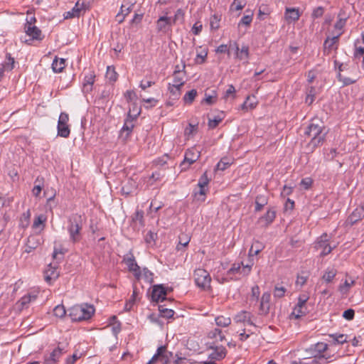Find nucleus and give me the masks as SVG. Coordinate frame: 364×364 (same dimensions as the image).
<instances>
[{
  "mask_svg": "<svg viewBox=\"0 0 364 364\" xmlns=\"http://www.w3.org/2000/svg\"><path fill=\"white\" fill-rule=\"evenodd\" d=\"M83 227V220L80 215L73 214L68 220L67 230L70 235V240L76 243L82 239L81 231Z\"/></svg>",
  "mask_w": 364,
  "mask_h": 364,
  "instance_id": "obj_1",
  "label": "nucleus"
},
{
  "mask_svg": "<svg viewBox=\"0 0 364 364\" xmlns=\"http://www.w3.org/2000/svg\"><path fill=\"white\" fill-rule=\"evenodd\" d=\"M94 313V306L87 304L75 305L68 309V316L73 321L88 320Z\"/></svg>",
  "mask_w": 364,
  "mask_h": 364,
  "instance_id": "obj_2",
  "label": "nucleus"
},
{
  "mask_svg": "<svg viewBox=\"0 0 364 364\" xmlns=\"http://www.w3.org/2000/svg\"><path fill=\"white\" fill-rule=\"evenodd\" d=\"M323 130V126L321 122L315 123L314 120L311 121L305 132V135L311 137L309 144V146L314 149L323 144L325 139V134L322 133Z\"/></svg>",
  "mask_w": 364,
  "mask_h": 364,
  "instance_id": "obj_3",
  "label": "nucleus"
},
{
  "mask_svg": "<svg viewBox=\"0 0 364 364\" xmlns=\"http://www.w3.org/2000/svg\"><path fill=\"white\" fill-rule=\"evenodd\" d=\"M196 284L203 289L210 288L211 277L210 274L204 269H197L194 272Z\"/></svg>",
  "mask_w": 364,
  "mask_h": 364,
  "instance_id": "obj_4",
  "label": "nucleus"
},
{
  "mask_svg": "<svg viewBox=\"0 0 364 364\" xmlns=\"http://www.w3.org/2000/svg\"><path fill=\"white\" fill-rule=\"evenodd\" d=\"M122 262L126 264L128 270L133 273L136 279L139 280L141 277V271L131 251L124 256Z\"/></svg>",
  "mask_w": 364,
  "mask_h": 364,
  "instance_id": "obj_5",
  "label": "nucleus"
},
{
  "mask_svg": "<svg viewBox=\"0 0 364 364\" xmlns=\"http://www.w3.org/2000/svg\"><path fill=\"white\" fill-rule=\"evenodd\" d=\"M210 179L208 177L207 171L204 172L198 180V191H196L193 193L195 199L200 201H205L206 189L205 187L209 183Z\"/></svg>",
  "mask_w": 364,
  "mask_h": 364,
  "instance_id": "obj_6",
  "label": "nucleus"
},
{
  "mask_svg": "<svg viewBox=\"0 0 364 364\" xmlns=\"http://www.w3.org/2000/svg\"><path fill=\"white\" fill-rule=\"evenodd\" d=\"M164 15L160 16L156 22V29L158 32L167 33L170 28L173 26L170 18L168 16V12L164 11Z\"/></svg>",
  "mask_w": 364,
  "mask_h": 364,
  "instance_id": "obj_7",
  "label": "nucleus"
},
{
  "mask_svg": "<svg viewBox=\"0 0 364 364\" xmlns=\"http://www.w3.org/2000/svg\"><path fill=\"white\" fill-rule=\"evenodd\" d=\"M200 156V151L195 147L188 149L185 153L184 161L181 164L182 169H186V163L191 165L196 162Z\"/></svg>",
  "mask_w": 364,
  "mask_h": 364,
  "instance_id": "obj_8",
  "label": "nucleus"
},
{
  "mask_svg": "<svg viewBox=\"0 0 364 364\" xmlns=\"http://www.w3.org/2000/svg\"><path fill=\"white\" fill-rule=\"evenodd\" d=\"M230 48H233L236 51V58L240 59V60H247L250 57L249 53V46L247 45H242L241 48H239V46L237 42H230Z\"/></svg>",
  "mask_w": 364,
  "mask_h": 364,
  "instance_id": "obj_9",
  "label": "nucleus"
},
{
  "mask_svg": "<svg viewBox=\"0 0 364 364\" xmlns=\"http://www.w3.org/2000/svg\"><path fill=\"white\" fill-rule=\"evenodd\" d=\"M167 294L166 289L162 284H157L153 287L151 293V299L156 302L163 301L166 299V296Z\"/></svg>",
  "mask_w": 364,
  "mask_h": 364,
  "instance_id": "obj_10",
  "label": "nucleus"
},
{
  "mask_svg": "<svg viewBox=\"0 0 364 364\" xmlns=\"http://www.w3.org/2000/svg\"><path fill=\"white\" fill-rule=\"evenodd\" d=\"M85 10L86 7L84 2L80 3V1H78L71 11H69L64 14L65 18L79 17L85 13Z\"/></svg>",
  "mask_w": 364,
  "mask_h": 364,
  "instance_id": "obj_11",
  "label": "nucleus"
},
{
  "mask_svg": "<svg viewBox=\"0 0 364 364\" xmlns=\"http://www.w3.org/2000/svg\"><path fill=\"white\" fill-rule=\"evenodd\" d=\"M327 349V344L323 343H318L314 347L306 349L307 352L310 353V355L318 360H323V355L320 354L324 352Z\"/></svg>",
  "mask_w": 364,
  "mask_h": 364,
  "instance_id": "obj_12",
  "label": "nucleus"
},
{
  "mask_svg": "<svg viewBox=\"0 0 364 364\" xmlns=\"http://www.w3.org/2000/svg\"><path fill=\"white\" fill-rule=\"evenodd\" d=\"M364 218V208L362 206L356 208L353 213L348 216L347 223L350 225H354L358 221Z\"/></svg>",
  "mask_w": 364,
  "mask_h": 364,
  "instance_id": "obj_13",
  "label": "nucleus"
},
{
  "mask_svg": "<svg viewBox=\"0 0 364 364\" xmlns=\"http://www.w3.org/2000/svg\"><path fill=\"white\" fill-rule=\"evenodd\" d=\"M26 33L31 36L33 40L41 41L43 38L41 31L36 26H25Z\"/></svg>",
  "mask_w": 364,
  "mask_h": 364,
  "instance_id": "obj_14",
  "label": "nucleus"
},
{
  "mask_svg": "<svg viewBox=\"0 0 364 364\" xmlns=\"http://www.w3.org/2000/svg\"><path fill=\"white\" fill-rule=\"evenodd\" d=\"M210 348L214 350L213 352L209 355V358L213 360H220L223 359L226 355L227 350L223 346H211Z\"/></svg>",
  "mask_w": 364,
  "mask_h": 364,
  "instance_id": "obj_15",
  "label": "nucleus"
},
{
  "mask_svg": "<svg viewBox=\"0 0 364 364\" xmlns=\"http://www.w3.org/2000/svg\"><path fill=\"white\" fill-rule=\"evenodd\" d=\"M40 245V240L36 236H29L25 245L24 252L27 253L31 252L36 250Z\"/></svg>",
  "mask_w": 364,
  "mask_h": 364,
  "instance_id": "obj_16",
  "label": "nucleus"
},
{
  "mask_svg": "<svg viewBox=\"0 0 364 364\" xmlns=\"http://www.w3.org/2000/svg\"><path fill=\"white\" fill-rule=\"evenodd\" d=\"M63 355V349L58 347L53 350V352L45 358V364H55L60 357Z\"/></svg>",
  "mask_w": 364,
  "mask_h": 364,
  "instance_id": "obj_17",
  "label": "nucleus"
},
{
  "mask_svg": "<svg viewBox=\"0 0 364 364\" xmlns=\"http://www.w3.org/2000/svg\"><path fill=\"white\" fill-rule=\"evenodd\" d=\"M59 273L57 272V268L55 267H53L51 264H50L48 267V269L45 271V280L47 282H50L52 279H55L58 277Z\"/></svg>",
  "mask_w": 364,
  "mask_h": 364,
  "instance_id": "obj_18",
  "label": "nucleus"
},
{
  "mask_svg": "<svg viewBox=\"0 0 364 364\" xmlns=\"http://www.w3.org/2000/svg\"><path fill=\"white\" fill-rule=\"evenodd\" d=\"M285 16L287 20H291L295 22L299 19L300 13L298 9L287 8Z\"/></svg>",
  "mask_w": 364,
  "mask_h": 364,
  "instance_id": "obj_19",
  "label": "nucleus"
},
{
  "mask_svg": "<svg viewBox=\"0 0 364 364\" xmlns=\"http://www.w3.org/2000/svg\"><path fill=\"white\" fill-rule=\"evenodd\" d=\"M264 248V245L262 242L258 240H255L252 244V246L249 250L248 256L250 257L257 255Z\"/></svg>",
  "mask_w": 364,
  "mask_h": 364,
  "instance_id": "obj_20",
  "label": "nucleus"
},
{
  "mask_svg": "<svg viewBox=\"0 0 364 364\" xmlns=\"http://www.w3.org/2000/svg\"><path fill=\"white\" fill-rule=\"evenodd\" d=\"M46 220L47 217L43 214L36 216L33 220V228L37 229L40 228L41 230H43L45 228Z\"/></svg>",
  "mask_w": 364,
  "mask_h": 364,
  "instance_id": "obj_21",
  "label": "nucleus"
},
{
  "mask_svg": "<svg viewBox=\"0 0 364 364\" xmlns=\"http://www.w3.org/2000/svg\"><path fill=\"white\" fill-rule=\"evenodd\" d=\"M328 336L333 344H343L347 342L348 336L346 334L336 333L329 334Z\"/></svg>",
  "mask_w": 364,
  "mask_h": 364,
  "instance_id": "obj_22",
  "label": "nucleus"
},
{
  "mask_svg": "<svg viewBox=\"0 0 364 364\" xmlns=\"http://www.w3.org/2000/svg\"><path fill=\"white\" fill-rule=\"evenodd\" d=\"M58 136L63 138H68L70 134V129L68 124L58 122Z\"/></svg>",
  "mask_w": 364,
  "mask_h": 364,
  "instance_id": "obj_23",
  "label": "nucleus"
},
{
  "mask_svg": "<svg viewBox=\"0 0 364 364\" xmlns=\"http://www.w3.org/2000/svg\"><path fill=\"white\" fill-rule=\"evenodd\" d=\"M235 321L237 323H247L249 324H252V323L250 321V313L247 311H241L239 314H237L235 317Z\"/></svg>",
  "mask_w": 364,
  "mask_h": 364,
  "instance_id": "obj_24",
  "label": "nucleus"
},
{
  "mask_svg": "<svg viewBox=\"0 0 364 364\" xmlns=\"http://www.w3.org/2000/svg\"><path fill=\"white\" fill-rule=\"evenodd\" d=\"M246 14L239 21L238 27L241 26H250L253 18V11L250 10H247Z\"/></svg>",
  "mask_w": 364,
  "mask_h": 364,
  "instance_id": "obj_25",
  "label": "nucleus"
},
{
  "mask_svg": "<svg viewBox=\"0 0 364 364\" xmlns=\"http://www.w3.org/2000/svg\"><path fill=\"white\" fill-rule=\"evenodd\" d=\"M30 218H31V211L28 210L24 212L20 217L19 220V227L22 229L26 228L30 223Z\"/></svg>",
  "mask_w": 364,
  "mask_h": 364,
  "instance_id": "obj_26",
  "label": "nucleus"
},
{
  "mask_svg": "<svg viewBox=\"0 0 364 364\" xmlns=\"http://www.w3.org/2000/svg\"><path fill=\"white\" fill-rule=\"evenodd\" d=\"M65 60L60 58V60L55 58L52 63V69L55 73H60L65 68Z\"/></svg>",
  "mask_w": 364,
  "mask_h": 364,
  "instance_id": "obj_27",
  "label": "nucleus"
},
{
  "mask_svg": "<svg viewBox=\"0 0 364 364\" xmlns=\"http://www.w3.org/2000/svg\"><path fill=\"white\" fill-rule=\"evenodd\" d=\"M268 203L267 198L265 196L259 195L255 200V211H260L262 208Z\"/></svg>",
  "mask_w": 364,
  "mask_h": 364,
  "instance_id": "obj_28",
  "label": "nucleus"
},
{
  "mask_svg": "<svg viewBox=\"0 0 364 364\" xmlns=\"http://www.w3.org/2000/svg\"><path fill=\"white\" fill-rule=\"evenodd\" d=\"M36 295L27 294L21 298L18 303L21 309L27 308L28 304L36 299Z\"/></svg>",
  "mask_w": 364,
  "mask_h": 364,
  "instance_id": "obj_29",
  "label": "nucleus"
},
{
  "mask_svg": "<svg viewBox=\"0 0 364 364\" xmlns=\"http://www.w3.org/2000/svg\"><path fill=\"white\" fill-rule=\"evenodd\" d=\"M275 217L276 211L273 209H269L267 210L266 214L260 218V220L262 221L264 220L265 225H268L274 221Z\"/></svg>",
  "mask_w": 364,
  "mask_h": 364,
  "instance_id": "obj_30",
  "label": "nucleus"
},
{
  "mask_svg": "<svg viewBox=\"0 0 364 364\" xmlns=\"http://www.w3.org/2000/svg\"><path fill=\"white\" fill-rule=\"evenodd\" d=\"M242 269L241 273L242 274V276H247L250 273V272L252 270V267L254 265L253 257H250L248 256L247 263L245 264L242 262Z\"/></svg>",
  "mask_w": 364,
  "mask_h": 364,
  "instance_id": "obj_31",
  "label": "nucleus"
},
{
  "mask_svg": "<svg viewBox=\"0 0 364 364\" xmlns=\"http://www.w3.org/2000/svg\"><path fill=\"white\" fill-rule=\"evenodd\" d=\"M95 75L92 73H90L87 75H85L83 82L84 89H86L87 91L92 90V86L95 82Z\"/></svg>",
  "mask_w": 364,
  "mask_h": 364,
  "instance_id": "obj_32",
  "label": "nucleus"
},
{
  "mask_svg": "<svg viewBox=\"0 0 364 364\" xmlns=\"http://www.w3.org/2000/svg\"><path fill=\"white\" fill-rule=\"evenodd\" d=\"M134 118H132L129 114L127 119L125 120L124 124L122 128V131L127 132V136H129L134 128L133 124Z\"/></svg>",
  "mask_w": 364,
  "mask_h": 364,
  "instance_id": "obj_33",
  "label": "nucleus"
},
{
  "mask_svg": "<svg viewBox=\"0 0 364 364\" xmlns=\"http://www.w3.org/2000/svg\"><path fill=\"white\" fill-rule=\"evenodd\" d=\"M197 96V90L193 89L188 92H187L183 96V101L186 104L191 105L194 101L196 97Z\"/></svg>",
  "mask_w": 364,
  "mask_h": 364,
  "instance_id": "obj_34",
  "label": "nucleus"
},
{
  "mask_svg": "<svg viewBox=\"0 0 364 364\" xmlns=\"http://www.w3.org/2000/svg\"><path fill=\"white\" fill-rule=\"evenodd\" d=\"M118 75L115 69L112 66H107L106 72V77L112 82H114L117 80Z\"/></svg>",
  "mask_w": 364,
  "mask_h": 364,
  "instance_id": "obj_35",
  "label": "nucleus"
},
{
  "mask_svg": "<svg viewBox=\"0 0 364 364\" xmlns=\"http://www.w3.org/2000/svg\"><path fill=\"white\" fill-rule=\"evenodd\" d=\"M159 311L160 312V316L166 318H172L175 314L173 310L164 308L162 305L159 306Z\"/></svg>",
  "mask_w": 364,
  "mask_h": 364,
  "instance_id": "obj_36",
  "label": "nucleus"
},
{
  "mask_svg": "<svg viewBox=\"0 0 364 364\" xmlns=\"http://www.w3.org/2000/svg\"><path fill=\"white\" fill-rule=\"evenodd\" d=\"M337 271L333 268H328L323 274L322 278L326 282H331L336 275Z\"/></svg>",
  "mask_w": 364,
  "mask_h": 364,
  "instance_id": "obj_37",
  "label": "nucleus"
},
{
  "mask_svg": "<svg viewBox=\"0 0 364 364\" xmlns=\"http://www.w3.org/2000/svg\"><path fill=\"white\" fill-rule=\"evenodd\" d=\"M215 323L218 326L227 327L231 323V319L229 317L219 316L215 318Z\"/></svg>",
  "mask_w": 364,
  "mask_h": 364,
  "instance_id": "obj_38",
  "label": "nucleus"
},
{
  "mask_svg": "<svg viewBox=\"0 0 364 364\" xmlns=\"http://www.w3.org/2000/svg\"><path fill=\"white\" fill-rule=\"evenodd\" d=\"M220 16L215 14L210 17V26L212 30H218L220 28Z\"/></svg>",
  "mask_w": 364,
  "mask_h": 364,
  "instance_id": "obj_39",
  "label": "nucleus"
},
{
  "mask_svg": "<svg viewBox=\"0 0 364 364\" xmlns=\"http://www.w3.org/2000/svg\"><path fill=\"white\" fill-rule=\"evenodd\" d=\"M232 164L230 159L228 158H222L217 164V169L224 171L228 168Z\"/></svg>",
  "mask_w": 364,
  "mask_h": 364,
  "instance_id": "obj_40",
  "label": "nucleus"
},
{
  "mask_svg": "<svg viewBox=\"0 0 364 364\" xmlns=\"http://www.w3.org/2000/svg\"><path fill=\"white\" fill-rule=\"evenodd\" d=\"M341 33H339L338 36L333 37L332 38H327L323 43L324 49L331 50L333 46L338 42L339 36Z\"/></svg>",
  "mask_w": 364,
  "mask_h": 364,
  "instance_id": "obj_41",
  "label": "nucleus"
},
{
  "mask_svg": "<svg viewBox=\"0 0 364 364\" xmlns=\"http://www.w3.org/2000/svg\"><path fill=\"white\" fill-rule=\"evenodd\" d=\"M306 308L301 306H296L293 310L292 315L296 318H299L306 314Z\"/></svg>",
  "mask_w": 364,
  "mask_h": 364,
  "instance_id": "obj_42",
  "label": "nucleus"
},
{
  "mask_svg": "<svg viewBox=\"0 0 364 364\" xmlns=\"http://www.w3.org/2000/svg\"><path fill=\"white\" fill-rule=\"evenodd\" d=\"M184 12L181 9H178L173 17H169L173 25L176 24L178 21H183Z\"/></svg>",
  "mask_w": 364,
  "mask_h": 364,
  "instance_id": "obj_43",
  "label": "nucleus"
},
{
  "mask_svg": "<svg viewBox=\"0 0 364 364\" xmlns=\"http://www.w3.org/2000/svg\"><path fill=\"white\" fill-rule=\"evenodd\" d=\"M337 79L338 81L343 83V86H348L352 85L357 81V80H353L350 77H344L340 73H338L337 75Z\"/></svg>",
  "mask_w": 364,
  "mask_h": 364,
  "instance_id": "obj_44",
  "label": "nucleus"
},
{
  "mask_svg": "<svg viewBox=\"0 0 364 364\" xmlns=\"http://www.w3.org/2000/svg\"><path fill=\"white\" fill-rule=\"evenodd\" d=\"M212 95H208L207 92L205 93V98L202 102H205L208 105H213L216 102L217 95L215 91L212 92Z\"/></svg>",
  "mask_w": 364,
  "mask_h": 364,
  "instance_id": "obj_45",
  "label": "nucleus"
},
{
  "mask_svg": "<svg viewBox=\"0 0 364 364\" xmlns=\"http://www.w3.org/2000/svg\"><path fill=\"white\" fill-rule=\"evenodd\" d=\"M190 242V237L186 235H182L181 236H179V242H178V244L176 247V249L178 250H181V247H186L188 243Z\"/></svg>",
  "mask_w": 364,
  "mask_h": 364,
  "instance_id": "obj_46",
  "label": "nucleus"
},
{
  "mask_svg": "<svg viewBox=\"0 0 364 364\" xmlns=\"http://www.w3.org/2000/svg\"><path fill=\"white\" fill-rule=\"evenodd\" d=\"M66 310L63 305H58L53 309V314L58 318H63L66 314Z\"/></svg>",
  "mask_w": 364,
  "mask_h": 364,
  "instance_id": "obj_47",
  "label": "nucleus"
},
{
  "mask_svg": "<svg viewBox=\"0 0 364 364\" xmlns=\"http://www.w3.org/2000/svg\"><path fill=\"white\" fill-rule=\"evenodd\" d=\"M223 119L220 116L214 117L213 119L208 118V126L209 129H215L222 122Z\"/></svg>",
  "mask_w": 364,
  "mask_h": 364,
  "instance_id": "obj_48",
  "label": "nucleus"
},
{
  "mask_svg": "<svg viewBox=\"0 0 364 364\" xmlns=\"http://www.w3.org/2000/svg\"><path fill=\"white\" fill-rule=\"evenodd\" d=\"M242 269V265L241 263H234L232 266V267L228 270V273L229 274H240L242 275L241 273Z\"/></svg>",
  "mask_w": 364,
  "mask_h": 364,
  "instance_id": "obj_49",
  "label": "nucleus"
},
{
  "mask_svg": "<svg viewBox=\"0 0 364 364\" xmlns=\"http://www.w3.org/2000/svg\"><path fill=\"white\" fill-rule=\"evenodd\" d=\"M157 355H159L160 358L165 360V363L168 362V357L167 356V350L166 346H161L157 348L156 353Z\"/></svg>",
  "mask_w": 364,
  "mask_h": 364,
  "instance_id": "obj_50",
  "label": "nucleus"
},
{
  "mask_svg": "<svg viewBox=\"0 0 364 364\" xmlns=\"http://www.w3.org/2000/svg\"><path fill=\"white\" fill-rule=\"evenodd\" d=\"M328 236L326 233L323 234L318 240L316 247L317 249H321L323 246L328 244Z\"/></svg>",
  "mask_w": 364,
  "mask_h": 364,
  "instance_id": "obj_51",
  "label": "nucleus"
},
{
  "mask_svg": "<svg viewBox=\"0 0 364 364\" xmlns=\"http://www.w3.org/2000/svg\"><path fill=\"white\" fill-rule=\"evenodd\" d=\"M35 183H38L36 184L34 186V187L33 188L32 193H33V195L34 196L38 197L40 195V193H41V191L43 189V184L40 183V181H39L38 178L36 180Z\"/></svg>",
  "mask_w": 364,
  "mask_h": 364,
  "instance_id": "obj_52",
  "label": "nucleus"
},
{
  "mask_svg": "<svg viewBox=\"0 0 364 364\" xmlns=\"http://www.w3.org/2000/svg\"><path fill=\"white\" fill-rule=\"evenodd\" d=\"M143 277L146 282L150 284L154 282V274L146 267L143 269Z\"/></svg>",
  "mask_w": 364,
  "mask_h": 364,
  "instance_id": "obj_53",
  "label": "nucleus"
},
{
  "mask_svg": "<svg viewBox=\"0 0 364 364\" xmlns=\"http://www.w3.org/2000/svg\"><path fill=\"white\" fill-rule=\"evenodd\" d=\"M324 14V8L323 6H318L315 8L311 14V18L314 19L321 17Z\"/></svg>",
  "mask_w": 364,
  "mask_h": 364,
  "instance_id": "obj_54",
  "label": "nucleus"
},
{
  "mask_svg": "<svg viewBox=\"0 0 364 364\" xmlns=\"http://www.w3.org/2000/svg\"><path fill=\"white\" fill-rule=\"evenodd\" d=\"M181 73V70H175L173 72V84H177L178 85H183L185 82L183 78L179 77Z\"/></svg>",
  "mask_w": 364,
  "mask_h": 364,
  "instance_id": "obj_55",
  "label": "nucleus"
},
{
  "mask_svg": "<svg viewBox=\"0 0 364 364\" xmlns=\"http://www.w3.org/2000/svg\"><path fill=\"white\" fill-rule=\"evenodd\" d=\"M66 252L67 250L63 247H54V250L53 252V258L58 259V256L60 255L61 257H59V259H62Z\"/></svg>",
  "mask_w": 364,
  "mask_h": 364,
  "instance_id": "obj_56",
  "label": "nucleus"
},
{
  "mask_svg": "<svg viewBox=\"0 0 364 364\" xmlns=\"http://www.w3.org/2000/svg\"><path fill=\"white\" fill-rule=\"evenodd\" d=\"M133 220L139 221L140 225L144 226V212L142 210H137L134 214Z\"/></svg>",
  "mask_w": 364,
  "mask_h": 364,
  "instance_id": "obj_57",
  "label": "nucleus"
},
{
  "mask_svg": "<svg viewBox=\"0 0 364 364\" xmlns=\"http://www.w3.org/2000/svg\"><path fill=\"white\" fill-rule=\"evenodd\" d=\"M286 289L283 287L275 286L274 289V296L275 297L282 298L284 296Z\"/></svg>",
  "mask_w": 364,
  "mask_h": 364,
  "instance_id": "obj_58",
  "label": "nucleus"
},
{
  "mask_svg": "<svg viewBox=\"0 0 364 364\" xmlns=\"http://www.w3.org/2000/svg\"><path fill=\"white\" fill-rule=\"evenodd\" d=\"M245 6V2H243L240 0H234L232 4H231V9H232L234 7V9L236 11L242 10Z\"/></svg>",
  "mask_w": 364,
  "mask_h": 364,
  "instance_id": "obj_59",
  "label": "nucleus"
},
{
  "mask_svg": "<svg viewBox=\"0 0 364 364\" xmlns=\"http://www.w3.org/2000/svg\"><path fill=\"white\" fill-rule=\"evenodd\" d=\"M355 316V311L352 309L346 310L343 314V317L348 321L353 320Z\"/></svg>",
  "mask_w": 364,
  "mask_h": 364,
  "instance_id": "obj_60",
  "label": "nucleus"
},
{
  "mask_svg": "<svg viewBox=\"0 0 364 364\" xmlns=\"http://www.w3.org/2000/svg\"><path fill=\"white\" fill-rule=\"evenodd\" d=\"M259 311V314L261 315L268 314L269 311V304H264L260 302Z\"/></svg>",
  "mask_w": 364,
  "mask_h": 364,
  "instance_id": "obj_61",
  "label": "nucleus"
},
{
  "mask_svg": "<svg viewBox=\"0 0 364 364\" xmlns=\"http://www.w3.org/2000/svg\"><path fill=\"white\" fill-rule=\"evenodd\" d=\"M250 100V97H248L246 100V101H245V102L242 104V108L243 109H252L253 108L255 107L256 106V103L255 102H249V101Z\"/></svg>",
  "mask_w": 364,
  "mask_h": 364,
  "instance_id": "obj_62",
  "label": "nucleus"
},
{
  "mask_svg": "<svg viewBox=\"0 0 364 364\" xmlns=\"http://www.w3.org/2000/svg\"><path fill=\"white\" fill-rule=\"evenodd\" d=\"M156 237L157 235L156 233L149 231L145 237V241L146 243L151 244L152 242L155 241Z\"/></svg>",
  "mask_w": 364,
  "mask_h": 364,
  "instance_id": "obj_63",
  "label": "nucleus"
},
{
  "mask_svg": "<svg viewBox=\"0 0 364 364\" xmlns=\"http://www.w3.org/2000/svg\"><path fill=\"white\" fill-rule=\"evenodd\" d=\"M312 183L313 181L311 178H305L301 180L300 184L305 189H309L311 187Z\"/></svg>",
  "mask_w": 364,
  "mask_h": 364,
  "instance_id": "obj_64",
  "label": "nucleus"
}]
</instances>
